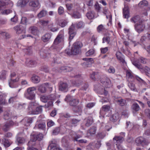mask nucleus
Here are the masks:
<instances>
[{"mask_svg": "<svg viewBox=\"0 0 150 150\" xmlns=\"http://www.w3.org/2000/svg\"><path fill=\"white\" fill-rule=\"evenodd\" d=\"M96 128L95 127H93L90 128L88 130L87 134H90L91 135L94 134L96 132Z\"/></svg>", "mask_w": 150, "mask_h": 150, "instance_id": "34", "label": "nucleus"}, {"mask_svg": "<svg viewBox=\"0 0 150 150\" xmlns=\"http://www.w3.org/2000/svg\"><path fill=\"white\" fill-rule=\"evenodd\" d=\"M13 124V122L11 120H9L2 127V129L4 131L6 132L8 130L10 127Z\"/></svg>", "mask_w": 150, "mask_h": 150, "instance_id": "18", "label": "nucleus"}, {"mask_svg": "<svg viewBox=\"0 0 150 150\" xmlns=\"http://www.w3.org/2000/svg\"><path fill=\"white\" fill-rule=\"evenodd\" d=\"M39 4L38 0H33L29 3L30 6L33 7H38L39 6Z\"/></svg>", "mask_w": 150, "mask_h": 150, "instance_id": "27", "label": "nucleus"}, {"mask_svg": "<svg viewBox=\"0 0 150 150\" xmlns=\"http://www.w3.org/2000/svg\"><path fill=\"white\" fill-rule=\"evenodd\" d=\"M6 103V100L4 98L3 96L0 95V105L5 104Z\"/></svg>", "mask_w": 150, "mask_h": 150, "instance_id": "60", "label": "nucleus"}, {"mask_svg": "<svg viewBox=\"0 0 150 150\" xmlns=\"http://www.w3.org/2000/svg\"><path fill=\"white\" fill-rule=\"evenodd\" d=\"M36 64L35 61L33 60H29L28 59H27L25 62V64L26 66L29 67H33Z\"/></svg>", "mask_w": 150, "mask_h": 150, "instance_id": "23", "label": "nucleus"}, {"mask_svg": "<svg viewBox=\"0 0 150 150\" xmlns=\"http://www.w3.org/2000/svg\"><path fill=\"white\" fill-rule=\"evenodd\" d=\"M130 21L131 22L135 23V24L137 23H139L140 22H143L142 20L140 19V17L138 16H137L133 17L131 19Z\"/></svg>", "mask_w": 150, "mask_h": 150, "instance_id": "25", "label": "nucleus"}, {"mask_svg": "<svg viewBox=\"0 0 150 150\" xmlns=\"http://www.w3.org/2000/svg\"><path fill=\"white\" fill-rule=\"evenodd\" d=\"M72 16L75 18H81V15L77 11H74L73 13Z\"/></svg>", "mask_w": 150, "mask_h": 150, "instance_id": "38", "label": "nucleus"}, {"mask_svg": "<svg viewBox=\"0 0 150 150\" xmlns=\"http://www.w3.org/2000/svg\"><path fill=\"white\" fill-rule=\"evenodd\" d=\"M85 61L88 64H92L93 63V61L92 58H85Z\"/></svg>", "mask_w": 150, "mask_h": 150, "instance_id": "64", "label": "nucleus"}, {"mask_svg": "<svg viewBox=\"0 0 150 150\" xmlns=\"http://www.w3.org/2000/svg\"><path fill=\"white\" fill-rule=\"evenodd\" d=\"M29 30L31 34L35 35L38 36L40 34V30L36 26L30 27L29 28Z\"/></svg>", "mask_w": 150, "mask_h": 150, "instance_id": "13", "label": "nucleus"}, {"mask_svg": "<svg viewBox=\"0 0 150 150\" xmlns=\"http://www.w3.org/2000/svg\"><path fill=\"white\" fill-rule=\"evenodd\" d=\"M107 71L109 73L113 74L115 72V70L113 67L112 66H110L108 69Z\"/></svg>", "mask_w": 150, "mask_h": 150, "instance_id": "59", "label": "nucleus"}, {"mask_svg": "<svg viewBox=\"0 0 150 150\" xmlns=\"http://www.w3.org/2000/svg\"><path fill=\"white\" fill-rule=\"evenodd\" d=\"M73 110L75 112H78L81 113V107L77 106L73 108Z\"/></svg>", "mask_w": 150, "mask_h": 150, "instance_id": "57", "label": "nucleus"}, {"mask_svg": "<svg viewBox=\"0 0 150 150\" xmlns=\"http://www.w3.org/2000/svg\"><path fill=\"white\" fill-rule=\"evenodd\" d=\"M67 23L68 22L67 20H61L59 21L58 23V24L62 27H64L67 25Z\"/></svg>", "mask_w": 150, "mask_h": 150, "instance_id": "33", "label": "nucleus"}, {"mask_svg": "<svg viewBox=\"0 0 150 150\" xmlns=\"http://www.w3.org/2000/svg\"><path fill=\"white\" fill-rule=\"evenodd\" d=\"M79 100L77 99H74L70 102V105L72 106H75L79 103Z\"/></svg>", "mask_w": 150, "mask_h": 150, "instance_id": "48", "label": "nucleus"}, {"mask_svg": "<svg viewBox=\"0 0 150 150\" xmlns=\"http://www.w3.org/2000/svg\"><path fill=\"white\" fill-rule=\"evenodd\" d=\"M53 24L52 23L48 25V27L50 29L51 31L54 32L57 31L58 30V28L57 27H53Z\"/></svg>", "mask_w": 150, "mask_h": 150, "instance_id": "55", "label": "nucleus"}, {"mask_svg": "<svg viewBox=\"0 0 150 150\" xmlns=\"http://www.w3.org/2000/svg\"><path fill=\"white\" fill-rule=\"evenodd\" d=\"M48 86H49V84L48 83H46L44 84L41 85L38 87V90L42 93H44L46 91L45 86L47 87Z\"/></svg>", "mask_w": 150, "mask_h": 150, "instance_id": "20", "label": "nucleus"}, {"mask_svg": "<svg viewBox=\"0 0 150 150\" xmlns=\"http://www.w3.org/2000/svg\"><path fill=\"white\" fill-rule=\"evenodd\" d=\"M148 4L147 1L146 0H143L140 2L139 4V7H142L145 6H146Z\"/></svg>", "mask_w": 150, "mask_h": 150, "instance_id": "46", "label": "nucleus"}, {"mask_svg": "<svg viewBox=\"0 0 150 150\" xmlns=\"http://www.w3.org/2000/svg\"><path fill=\"white\" fill-rule=\"evenodd\" d=\"M17 98V95H16L14 96L11 97L8 100V103H13V102L16 101Z\"/></svg>", "mask_w": 150, "mask_h": 150, "instance_id": "43", "label": "nucleus"}, {"mask_svg": "<svg viewBox=\"0 0 150 150\" xmlns=\"http://www.w3.org/2000/svg\"><path fill=\"white\" fill-rule=\"evenodd\" d=\"M110 109V107L109 106L105 105L103 106L101 110V112H100L101 113L102 111H104L105 112H107L109 111Z\"/></svg>", "mask_w": 150, "mask_h": 150, "instance_id": "49", "label": "nucleus"}, {"mask_svg": "<svg viewBox=\"0 0 150 150\" xmlns=\"http://www.w3.org/2000/svg\"><path fill=\"white\" fill-rule=\"evenodd\" d=\"M116 55L117 59L120 62H121L124 65L126 64V63L125 60L124 56L121 52L119 51L117 52Z\"/></svg>", "mask_w": 150, "mask_h": 150, "instance_id": "16", "label": "nucleus"}, {"mask_svg": "<svg viewBox=\"0 0 150 150\" xmlns=\"http://www.w3.org/2000/svg\"><path fill=\"white\" fill-rule=\"evenodd\" d=\"M94 13L93 11H89L86 14V16L90 19H92L94 17Z\"/></svg>", "mask_w": 150, "mask_h": 150, "instance_id": "37", "label": "nucleus"}, {"mask_svg": "<svg viewBox=\"0 0 150 150\" xmlns=\"http://www.w3.org/2000/svg\"><path fill=\"white\" fill-rule=\"evenodd\" d=\"M83 46L82 42L80 41H76L72 46L71 50L68 49L65 50V53L68 55H76L81 52V48Z\"/></svg>", "mask_w": 150, "mask_h": 150, "instance_id": "3", "label": "nucleus"}, {"mask_svg": "<svg viewBox=\"0 0 150 150\" xmlns=\"http://www.w3.org/2000/svg\"><path fill=\"white\" fill-rule=\"evenodd\" d=\"M115 101L117 102L120 105L123 106L126 103V101L123 99L121 98H116L115 99Z\"/></svg>", "mask_w": 150, "mask_h": 150, "instance_id": "35", "label": "nucleus"}, {"mask_svg": "<svg viewBox=\"0 0 150 150\" xmlns=\"http://www.w3.org/2000/svg\"><path fill=\"white\" fill-rule=\"evenodd\" d=\"M58 11L59 15H62L64 12V8L60 6L59 8Z\"/></svg>", "mask_w": 150, "mask_h": 150, "instance_id": "62", "label": "nucleus"}, {"mask_svg": "<svg viewBox=\"0 0 150 150\" xmlns=\"http://www.w3.org/2000/svg\"><path fill=\"white\" fill-rule=\"evenodd\" d=\"M0 142L6 148L9 147L13 143L11 140L5 137L0 139Z\"/></svg>", "mask_w": 150, "mask_h": 150, "instance_id": "12", "label": "nucleus"}, {"mask_svg": "<svg viewBox=\"0 0 150 150\" xmlns=\"http://www.w3.org/2000/svg\"><path fill=\"white\" fill-rule=\"evenodd\" d=\"M95 52V50L93 49H91L89 50L86 54V55L87 56H91L93 55Z\"/></svg>", "mask_w": 150, "mask_h": 150, "instance_id": "50", "label": "nucleus"}, {"mask_svg": "<svg viewBox=\"0 0 150 150\" xmlns=\"http://www.w3.org/2000/svg\"><path fill=\"white\" fill-rule=\"evenodd\" d=\"M19 78L18 77H17L15 79H11L10 81H9L8 83L10 87L12 88L17 87L19 85L18 82L19 80Z\"/></svg>", "mask_w": 150, "mask_h": 150, "instance_id": "10", "label": "nucleus"}, {"mask_svg": "<svg viewBox=\"0 0 150 150\" xmlns=\"http://www.w3.org/2000/svg\"><path fill=\"white\" fill-rule=\"evenodd\" d=\"M40 54L41 57L42 58H45L47 57H48L49 55V54H48V56L47 54L45 52H44L42 50L40 51Z\"/></svg>", "mask_w": 150, "mask_h": 150, "instance_id": "52", "label": "nucleus"}, {"mask_svg": "<svg viewBox=\"0 0 150 150\" xmlns=\"http://www.w3.org/2000/svg\"><path fill=\"white\" fill-rule=\"evenodd\" d=\"M69 39L72 40L75 35L76 33L74 32V26L72 24L69 29Z\"/></svg>", "mask_w": 150, "mask_h": 150, "instance_id": "17", "label": "nucleus"}, {"mask_svg": "<svg viewBox=\"0 0 150 150\" xmlns=\"http://www.w3.org/2000/svg\"><path fill=\"white\" fill-rule=\"evenodd\" d=\"M128 86L132 90L134 91H137V89L136 88L134 84V83L129 82L128 83Z\"/></svg>", "mask_w": 150, "mask_h": 150, "instance_id": "54", "label": "nucleus"}, {"mask_svg": "<svg viewBox=\"0 0 150 150\" xmlns=\"http://www.w3.org/2000/svg\"><path fill=\"white\" fill-rule=\"evenodd\" d=\"M57 144L54 141H52L48 147V150H62L61 149L57 147Z\"/></svg>", "mask_w": 150, "mask_h": 150, "instance_id": "15", "label": "nucleus"}, {"mask_svg": "<svg viewBox=\"0 0 150 150\" xmlns=\"http://www.w3.org/2000/svg\"><path fill=\"white\" fill-rule=\"evenodd\" d=\"M135 30L138 33L143 31L145 28V25L143 21L136 23L134 25Z\"/></svg>", "mask_w": 150, "mask_h": 150, "instance_id": "8", "label": "nucleus"}, {"mask_svg": "<svg viewBox=\"0 0 150 150\" xmlns=\"http://www.w3.org/2000/svg\"><path fill=\"white\" fill-rule=\"evenodd\" d=\"M93 120L91 117H89L87 119L86 125L87 126H90L93 123Z\"/></svg>", "mask_w": 150, "mask_h": 150, "instance_id": "44", "label": "nucleus"}, {"mask_svg": "<svg viewBox=\"0 0 150 150\" xmlns=\"http://www.w3.org/2000/svg\"><path fill=\"white\" fill-rule=\"evenodd\" d=\"M36 88L35 87H30L27 89V92L25 94L24 96L27 99L33 100L34 99L35 97V91Z\"/></svg>", "mask_w": 150, "mask_h": 150, "instance_id": "5", "label": "nucleus"}, {"mask_svg": "<svg viewBox=\"0 0 150 150\" xmlns=\"http://www.w3.org/2000/svg\"><path fill=\"white\" fill-rule=\"evenodd\" d=\"M10 116L9 113L7 112H5L4 115V119L5 120H8L9 119Z\"/></svg>", "mask_w": 150, "mask_h": 150, "instance_id": "61", "label": "nucleus"}, {"mask_svg": "<svg viewBox=\"0 0 150 150\" xmlns=\"http://www.w3.org/2000/svg\"><path fill=\"white\" fill-rule=\"evenodd\" d=\"M59 90L64 92H67L68 90V85L66 83L60 82L59 83Z\"/></svg>", "mask_w": 150, "mask_h": 150, "instance_id": "14", "label": "nucleus"}, {"mask_svg": "<svg viewBox=\"0 0 150 150\" xmlns=\"http://www.w3.org/2000/svg\"><path fill=\"white\" fill-rule=\"evenodd\" d=\"M75 80H72L71 81V84L74 86L80 87L83 84L82 81L83 78L80 74H78L74 76Z\"/></svg>", "mask_w": 150, "mask_h": 150, "instance_id": "7", "label": "nucleus"}, {"mask_svg": "<svg viewBox=\"0 0 150 150\" xmlns=\"http://www.w3.org/2000/svg\"><path fill=\"white\" fill-rule=\"evenodd\" d=\"M119 117V116L118 113L116 112L113 114L110 117V120L111 121L113 122H115L118 120Z\"/></svg>", "mask_w": 150, "mask_h": 150, "instance_id": "30", "label": "nucleus"}, {"mask_svg": "<svg viewBox=\"0 0 150 150\" xmlns=\"http://www.w3.org/2000/svg\"><path fill=\"white\" fill-rule=\"evenodd\" d=\"M104 130H106L108 131H109L111 128V127L109 126L108 125H105L104 123H103L101 124V128L100 129V131H102V129L104 128Z\"/></svg>", "mask_w": 150, "mask_h": 150, "instance_id": "41", "label": "nucleus"}, {"mask_svg": "<svg viewBox=\"0 0 150 150\" xmlns=\"http://www.w3.org/2000/svg\"><path fill=\"white\" fill-rule=\"evenodd\" d=\"M46 14V11L45 10H42L38 14V16L39 18H41L45 16Z\"/></svg>", "mask_w": 150, "mask_h": 150, "instance_id": "42", "label": "nucleus"}, {"mask_svg": "<svg viewBox=\"0 0 150 150\" xmlns=\"http://www.w3.org/2000/svg\"><path fill=\"white\" fill-rule=\"evenodd\" d=\"M123 16L125 18H128L129 17V8L125 6L123 10Z\"/></svg>", "mask_w": 150, "mask_h": 150, "instance_id": "22", "label": "nucleus"}, {"mask_svg": "<svg viewBox=\"0 0 150 150\" xmlns=\"http://www.w3.org/2000/svg\"><path fill=\"white\" fill-rule=\"evenodd\" d=\"M43 138V134L40 133L37 134H32L30 136V141L35 142L37 140L40 141Z\"/></svg>", "mask_w": 150, "mask_h": 150, "instance_id": "11", "label": "nucleus"}, {"mask_svg": "<svg viewBox=\"0 0 150 150\" xmlns=\"http://www.w3.org/2000/svg\"><path fill=\"white\" fill-rule=\"evenodd\" d=\"M106 14V18L107 19H108V20L109 23L108 24V25H109V24H110V25H111V24L112 20V16L111 14L110 13V12H109L108 14Z\"/></svg>", "mask_w": 150, "mask_h": 150, "instance_id": "51", "label": "nucleus"}, {"mask_svg": "<svg viewBox=\"0 0 150 150\" xmlns=\"http://www.w3.org/2000/svg\"><path fill=\"white\" fill-rule=\"evenodd\" d=\"M25 54L28 55H30L32 53V50L31 47L30 46L28 47L27 48L23 50Z\"/></svg>", "mask_w": 150, "mask_h": 150, "instance_id": "40", "label": "nucleus"}, {"mask_svg": "<svg viewBox=\"0 0 150 150\" xmlns=\"http://www.w3.org/2000/svg\"><path fill=\"white\" fill-rule=\"evenodd\" d=\"M60 131V128L59 127H57L53 130V134L54 135L57 134Z\"/></svg>", "mask_w": 150, "mask_h": 150, "instance_id": "58", "label": "nucleus"}, {"mask_svg": "<svg viewBox=\"0 0 150 150\" xmlns=\"http://www.w3.org/2000/svg\"><path fill=\"white\" fill-rule=\"evenodd\" d=\"M7 71L3 70L0 73V79L2 80L5 79L6 77Z\"/></svg>", "mask_w": 150, "mask_h": 150, "instance_id": "36", "label": "nucleus"}, {"mask_svg": "<svg viewBox=\"0 0 150 150\" xmlns=\"http://www.w3.org/2000/svg\"><path fill=\"white\" fill-rule=\"evenodd\" d=\"M49 21L48 20H45L43 19H42L40 20L39 23L43 26H47L49 23Z\"/></svg>", "mask_w": 150, "mask_h": 150, "instance_id": "39", "label": "nucleus"}, {"mask_svg": "<svg viewBox=\"0 0 150 150\" xmlns=\"http://www.w3.org/2000/svg\"><path fill=\"white\" fill-rule=\"evenodd\" d=\"M126 76L129 79H132L133 78V75L130 70H127L126 71Z\"/></svg>", "mask_w": 150, "mask_h": 150, "instance_id": "56", "label": "nucleus"}, {"mask_svg": "<svg viewBox=\"0 0 150 150\" xmlns=\"http://www.w3.org/2000/svg\"><path fill=\"white\" fill-rule=\"evenodd\" d=\"M32 82L35 83H39L40 80V78L38 76L34 75L31 78Z\"/></svg>", "mask_w": 150, "mask_h": 150, "instance_id": "28", "label": "nucleus"}, {"mask_svg": "<svg viewBox=\"0 0 150 150\" xmlns=\"http://www.w3.org/2000/svg\"><path fill=\"white\" fill-rule=\"evenodd\" d=\"M135 143L137 146H144L147 145L148 142L146 140L142 137H140L137 138L135 140Z\"/></svg>", "mask_w": 150, "mask_h": 150, "instance_id": "9", "label": "nucleus"}, {"mask_svg": "<svg viewBox=\"0 0 150 150\" xmlns=\"http://www.w3.org/2000/svg\"><path fill=\"white\" fill-rule=\"evenodd\" d=\"M101 83L102 86L99 84H97L94 86V90L99 94L106 96L108 93L104 87L107 88L111 87L112 86L111 81L109 78H106L102 80Z\"/></svg>", "mask_w": 150, "mask_h": 150, "instance_id": "1", "label": "nucleus"}, {"mask_svg": "<svg viewBox=\"0 0 150 150\" xmlns=\"http://www.w3.org/2000/svg\"><path fill=\"white\" fill-rule=\"evenodd\" d=\"M51 37L50 34L46 33L42 37V40L44 42H46L49 40Z\"/></svg>", "mask_w": 150, "mask_h": 150, "instance_id": "29", "label": "nucleus"}, {"mask_svg": "<svg viewBox=\"0 0 150 150\" xmlns=\"http://www.w3.org/2000/svg\"><path fill=\"white\" fill-rule=\"evenodd\" d=\"M0 37H2L6 39L9 38L10 37V35L8 33L2 31H0Z\"/></svg>", "mask_w": 150, "mask_h": 150, "instance_id": "31", "label": "nucleus"}, {"mask_svg": "<svg viewBox=\"0 0 150 150\" xmlns=\"http://www.w3.org/2000/svg\"><path fill=\"white\" fill-rule=\"evenodd\" d=\"M33 117H27L24 118L23 121L24 122V125L26 126H29L33 122Z\"/></svg>", "mask_w": 150, "mask_h": 150, "instance_id": "19", "label": "nucleus"}, {"mask_svg": "<svg viewBox=\"0 0 150 150\" xmlns=\"http://www.w3.org/2000/svg\"><path fill=\"white\" fill-rule=\"evenodd\" d=\"M14 30L16 31L17 34H19L21 33L22 30H21V25H17L14 28Z\"/></svg>", "mask_w": 150, "mask_h": 150, "instance_id": "47", "label": "nucleus"}, {"mask_svg": "<svg viewBox=\"0 0 150 150\" xmlns=\"http://www.w3.org/2000/svg\"><path fill=\"white\" fill-rule=\"evenodd\" d=\"M64 31L61 30L60 31L57 38L55 39L52 46L50 50H52L54 51L59 52L62 49L63 45L61 43L64 40Z\"/></svg>", "mask_w": 150, "mask_h": 150, "instance_id": "2", "label": "nucleus"}, {"mask_svg": "<svg viewBox=\"0 0 150 150\" xmlns=\"http://www.w3.org/2000/svg\"><path fill=\"white\" fill-rule=\"evenodd\" d=\"M132 107L133 110L135 111H138L140 109V107L139 105L136 103L133 104Z\"/></svg>", "mask_w": 150, "mask_h": 150, "instance_id": "45", "label": "nucleus"}, {"mask_svg": "<svg viewBox=\"0 0 150 150\" xmlns=\"http://www.w3.org/2000/svg\"><path fill=\"white\" fill-rule=\"evenodd\" d=\"M52 95H50L49 96H42L40 98L41 100L44 103L47 102L48 100L49 99H51L50 97L52 96Z\"/></svg>", "mask_w": 150, "mask_h": 150, "instance_id": "32", "label": "nucleus"}, {"mask_svg": "<svg viewBox=\"0 0 150 150\" xmlns=\"http://www.w3.org/2000/svg\"><path fill=\"white\" fill-rule=\"evenodd\" d=\"M40 70L41 71H44L46 73L48 72L49 71L48 68L45 65L42 66L40 67Z\"/></svg>", "mask_w": 150, "mask_h": 150, "instance_id": "53", "label": "nucleus"}, {"mask_svg": "<svg viewBox=\"0 0 150 150\" xmlns=\"http://www.w3.org/2000/svg\"><path fill=\"white\" fill-rule=\"evenodd\" d=\"M105 136V134L104 132H100L98 134V137L100 138L103 139Z\"/></svg>", "mask_w": 150, "mask_h": 150, "instance_id": "63", "label": "nucleus"}, {"mask_svg": "<svg viewBox=\"0 0 150 150\" xmlns=\"http://www.w3.org/2000/svg\"><path fill=\"white\" fill-rule=\"evenodd\" d=\"M46 124L45 123H40L36 125L34 127V129H40L45 130V129Z\"/></svg>", "mask_w": 150, "mask_h": 150, "instance_id": "26", "label": "nucleus"}, {"mask_svg": "<svg viewBox=\"0 0 150 150\" xmlns=\"http://www.w3.org/2000/svg\"><path fill=\"white\" fill-rule=\"evenodd\" d=\"M36 103L35 102H30L29 103L28 109L30 111V114H38L42 111V106H40L38 107H36Z\"/></svg>", "mask_w": 150, "mask_h": 150, "instance_id": "4", "label": "nucleus"}, {"mask_svg": "<svg viewBox=\"0 0 150 150\" xmlns=\"http://www.w3.org/2000/svg\"><path fill=\"white\" fill-rule=\"evenodd\" d=\"M72 69V68L71 67L68 66L62 67L58 69V71L60 72H67L71 71Z\"/></svg>", "mask_w": 150, "mask_h": 150, "instance_id": "21", "label": "nucleus"}, {"mask_svg": "<svg viewBox=\"0 0 150 150\" xmlns=\"http://www.w3.org/2000/svg\"><path fill=\"white\" fill-rule=\"evenodd\" d=\"M16 142L18 145L22 144L25 142V139L24 137H20L18 135L16 137Z\"/></svg>", "mask_w": 150, "mask_h": 150, "instance_id": "24", "label": "nucleus"}, {"mask_svg": "<svg viewBox=\"0 0 150 150\" xmlns=\"http://www.w3.org/2000/svg\"><path fill=\"white\" fill-rule=\"evenodd\" d=\"M8 4L7 2L0 0V14L2 15H8L12 12V11L10 9H4L6 7Z\"/></svg>", "mask_w": 150, "mask_h": 150, "instance_id": "6", "label": "nucleus"}]
</instances>
